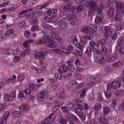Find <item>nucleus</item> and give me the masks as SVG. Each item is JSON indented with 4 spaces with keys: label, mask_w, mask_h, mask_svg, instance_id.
I'll use <instances>...</instances> for the list:
<instances>
[{
    "label": "nucleus",
    "mask_w": 124,
    "mask_h": 124,
    "mask_svg": "<svg viewBox=\"0 0 124 124\" xmlns=\"http://www.w3.org/2000/svg\"><path fill=\"white\" fill-rule=\"evenodd\" d=\"M76 112L80 117V118L82 120V121H85L86 120V113H80L79 110H88L89 109V106L87 104H84L83 105L80 104H76Z\"/></svg>",
    "instance_id": "nucleus-1"
},
{
    "label": "nucleus",
    "mask_w": 124,
    "mask_h": 124,
    "mask_svg": "<svg viewBox=\"0 0 124 124\" xmlns=\"http://www.w3.org/2000/svg\"><path fill=\"white\" fill-rule=\"evenodd\" d=\"M87 5H89L90 9L92 10H95V11H100L103 10L104 8V5L103 4H100L97 5L96 2L94 1H92L91 0H87L86 1Z\"/></svg>",
    "instance_id": "nucleus-2"
},
{
    "label": "nucleus",
    "mask_w": 124,
    "mask_h": 124,
    "mask_svg": "<svg viewBox=\"0 0 124 124\" xmlns=\"http://www.w3.org/2000/svg\"><path fill=\"white\" fill-rule=\"evenodd\" d=\"M33 43V40H28L27 41H26V42L23 44L24 47H25V48H27L25 50H24L23 51L21 52L20 53V56L22 58H24L26 55H29L31 53V49L29 48V47H30V44L29 43Z\"/></svg>",
    "instance_id": "nucleus-3"
},
{
    "label": "nucleus",
    "mask_w": 124,
    "mask_h": 124,
    "mask_svg": "<svg viewBox=\"0 0 124 124\" xmlns=\"http://www.w3.org/2000/svg\"><path fill=\"white\" fill-rule=\"evenodd\" d=\"M65 19L69 21L71 26H77V25H78V19L76 15L67 16L65 17Z\"/></svg>",
    "instance_id": "nucleus-4"
},
{
    "label": "nucleus",
    "mask_w": 124,
    "mask_h": 124,
    "mask_svg": "<svg viewBox=\"0 0 124 124\" xmlns=\"http://www.w3.org/2000/svg\"><path fill=\"white\" fill-rule=\"evenodd\" d=\"M47 38L46 41L45 42V46L50 47V48H57L58 47V43L54 40L48 39V36L45 37Z\"/></svg>",
    "instance_id": "nucleus-5"
},
{
    "label": "nucleus",
    "mask_w": 124,
    "mask_h": 124,
    "mask_svg": "<svg viewBox=\"0 0 124 124\" xmlns=\"http://www.w3.org/2000/svg\"><path fill=\"white\" fill-rule=\"evenodd\" d=\"M119 0H114V2L116 3V5L117 6L116 9L117 10V12L124 15V4Z\"/></svg>",
    "instance_id": "nucleus-6"
},
{
    "label": "nucleus",
    "mask_w": 124,
    "mask_h": 124,
    "mask_svg": "<svg viewBox=\"0 0 124 124\" xmlns=\"http://www.w3.org/2000/svg\"><path fill=\"white\" fill-rule=\"evenodd\" d=\"M103 32L105 33L104 36L106 38H108L113 35V32L111 31V28L108 26H104L102 28Z\"/></svg>",
    "instance_id": "nucleus-7"
},
{
    "label": "nucleus",
    "mask_w": 124,
    "mask_h": 124,
    "mask_svg": "<svg viewBox=\"0 0 124 124\" xmlns=\"http://www.w3.org/2000/svg\"><path fill=\"white\" fill-rule=\"evenodd\" d=\"M9 116H10V113H9V111H6L5 113L4 114L3 117L0 120V124H6V121Z\"/></svg>",
    "instance_id": "nucleus-8"
},
{
    "label": "nucleus",
    "mask_w": 124,
    "mask_h": 124,
    "mask_svg": "<svg viewBox=\"0 0 124 124\" xmlns=\"http://www.w3.org/2000/svg\"><path fill=\"white\" fill-rule=\"evenodd\" d=\"M34 58L37 60L43 61V60H45V55L43 52H36L34 54Z\"/></svg>",
    "instance_id": "nucleus-9"
},
{
    "label": "nucleus",
    "mask_w": 124,
    "mask_h": 124,
    "mask_svg": "<svg viewBox=\"0 0 124 124\" xmlns=\"http://www.w3.org/2000/svg\"><path fill=\"white\" fill-rule=\"evenodd\" d=\"M73 49V46L69 45L67 46V48L63 49V52L64 54H66V55H69L72 53Z\"/></svg>",
    "instance_id": "nucleus-10"
},
{
    "label": "nucleus",
    "mask_w": 124,
    "mask_h": 124,
    "mask_svg": "<svg viewBox=\"0 0 124 124\" xmlns=\"http://www.w3.org/2000/svg\"><path fill=\"white\" fill-rule=\"evenodd\" d=\"M121 85L120 81H115L111 84V87L113 90H117V89H119L121 87Z\"/></svg>",
    "instance_id": "nucleus-11"
},
{
    "label": "nucleus",
    "mask_w": 124,
    "mask_h": 124,
    "mask_svg": "<svg viewBox=\"0 0 124 124\" xmlns=\"http://www.w3.org/2000/svg\"><path fill=\"white\" fill-rule=\"evenodd\" d=\"M19 109L22 113H26L30 110V106L29 105H25L22 106H21L19 108Z\"/></svg>",
    "instance_id": "nucleus-12"
},
{
    "label": "nucleus",
    "mask_w": 124,
    "mask_h": 124,
    "mask_svg": "<svg viewBox=\"0 0 124 124\" xmlns=\"http://www.w3.org/2000/svg\"><path fill=\"white\" fill-rule=\"evenodd\" d=\"M58 25L61 30H64V29L67 28V23L64 21H59L58 23Z\"/></svg>",
    "instance_id": "nucleus-13"
},
{
    "label": "nucleus",
    "mask_w": 124,
    "mask_h": 124,
    "mask_svg": "<svg viewBox=\"0 0 124 124\" xmlns=\"http://www.w3.org/2000/svg\"><path fill=\"white\" fill-rule=\"evenodd\" d=\"M29 10L25 15V17L27 19H30V18H32L33 16H34V13H33V11H32V9Z\"/></svg>",
    "instance_id": "nucleus-14"
},
{
    "label": "nucleus",
    "mask_w": 124,
    "mask_h": 124,
    "mask_svg": "<svg viewBox=\"0 0 124 124\" xmlns=\"http://www.w3.org/2000/svg\"><path fill=\"white\" fill-rule=\"evenodd\" d=\"M59 18L57 15L52 16L51 18H46V21H48L49 23H56V22H58V19Z\"/></svg>",
    "instance_id": "nucleus-15"
},
{
    "label": "nucleus",
    "mask_w": 124,
    "mask_h": 124,
    "mask_svg": "<svg viewBox=\"0 0 124 124\" xmlns=\"http://www.w3.org/2000/svg\"><path fill=\"white\" fill-rule=\"evenodd\" d=\"M68 70V67H67V66L66 65H62L59 68L58 72L59 73H64V72H67Z\"/></svg>",
    "instance_id": "nucleus-16"
},
{
    "label": "nucleus",
    "mask_w": 124,
    "mask_h": 124,
    "mask_svg": "<svg viewBox=\"0 0 124 124\" xmlns=\"http://www.w3.org/2000/svg\"><path fill=\"white\" fill-rule=\"evenodd\" d=\"M115 12V8L113 7H110L108 11V15L109 18H112L114 16Z\"/></svg>",
    "instance_id": "nucleus-17"
},
{
    "label": "nucleus",
    "mask_w": 124,
    "mask_h": 124,
    "mask_svg": "<svg viewBox=\"0 0 124 124\" xmlns=\"http://www.w3.org/2000/svg\"><path fill=\"white\" fill-rule=\"evenodd\" d=\"M89 44L91 46L90 48H91V50H93L94 51H95V46H96L97 48L99 47V45L98 44H96V43L93 41H90Z\"/></svg>",
    "instance_id": "nucleus-18"
},
{
    "label": "nucleus",
    "mask_w": 124,
    "mask_h": 124,
    "mask_svg": "<svg viewBox=\"0 0 124 124\" xmlns=\"http://www.w3.org/2000/svg\"><path fill=\"white\" fill-rule=\"evenodd\" d=\"M124 44V37H122L117 41V46L116 47V49H119L120 47L123 46Z\"/></svg>",
    "instance_id": "nucleus-19"
},
{
    "label": "nucleus",
    "mask_w": 124,
    "mask_h": 124,
    "mask_svg": "<svg viewBox=\"0 0 124 124\" xmlns=\"http://www.w3.org/2000/svg\"><path fill=\"white\" fill-rule=\"evenodd\" d=\"M51 37L53 39L57 40L58 41H61L62 40V38L60 36V35L55 32H52Z\"/></svg>",
    "instance_id": "nucleus-20"
},
{
    "label": "nucleus",
    "mask_w": 124,
    "mask_h": 124,
    "mask_svg": "<svg viewBox=\"0 0 124 124\" xmlns=\"http://www.w3.org/2000/svg\"><path fill=\"white\" fill-rule=\"evenodd\" d=\"M4 99L6 101H12L13 100V97L11 94H4Z\"/></svg>",
    "instance_id": "nucleus-21"
},
{
    "label": "nucleus",
    "mask_w": 124,
    "mask_h": 124,
    "mask_svg": "<svg viewBox=\"0 0 124 124\" xmlns=\"http://www.w3.org/2000/svg\"><path fill=\"white\" fill-rule=\"evenodd\" d=\"M46 36H44L43 39L40 40L39 41L35 40V44H37L38 45H40L41 44H45V42L47 41V38L45 37Z\"/></svg>",
    "instance_id": "nucleus-22"
},
{
    "label": "nucleus",
    "mask_w": 124,
    "mask_h": 124,
    "mask_svg": "<svg viewBox=\"0 0 124 124\" xmlns=\"http://www.w3.org/2000/svg\"><path fill=\"white\" fill-rule=\"evenodd\" d=\"M71 62H70V61H69L67 62V64H68L69 71H71V72H74V71H75V67Z\"/></svg>",
    "instance_id": "nucleus-23"
},
{
    "label": "nucleus",
    "mask_w": 124,
    "mask_h": 124,
    "mask_svg": "<svg viewBox=\"0 0 124 124\" xmlns=\"http://www.w3.org/2000/svg\"><path fill=\"white\" fill-rule=\"evenodd\" d=\"M42 27L44 28V29H46V30H53V26L47 24V23L45 22H43Z\"/></svg>",
    "instance_id": "nucleus-24"
},
{
    "label": "nucleus",
    "mask_w": 124,
    "mask_h": 124,
    "mask_svg": "<svg viewBox=\"0 0 124 124\" xmlns=\"http://www.w3.org/2000/svg\"><path fill=\"white\" fill-rule=\"evenodd\" d=\"M93 52H94V50H92V48L91 47H88L87 48L86 51H85V54L88 56V57H92V55L93 54Z\"/></svg>",
    "instance_id": "nucleus-25"
},
{
    "label": "nucleus",
    "mask_w": 124,
    "mask_h": 124,
    "mask_svg": "<svg viewBox=\"0 0 124 124\" xmlns=\"http://www.w3.org/2000/svg\"><path fill=\"white\" fill-rule=\"evenodd\" d=\"M95 82H96V79L94 77H92L90 78V83H88V86L89 87H93L94 84H95Z\"/></svg>",
    "instance_id": "nucleus-26"
},
{
    "label": "nucleus",
    "mask_w": 124,
    "mask_h": 124,
    "mask_svg": "<svg viewBox=\"0 0 124 124\" xmlns=\"http://www.w3.org/2000/svg\"><path fill=\"white\" fill-rule=\"evenodd\" d=\"M44 97H45V94L44 93H38L37 94V99L39 102H41L44 100Z\"/></svg>",
    "instance_id": "nucleus-27"
},
{
    "label": "nucleus",
    "mask_w": 124,
    "mask_h": 124,
    "mask_svg": "<svg viewBox=\"0 0 124 124\" xmlns=\"http://www.w3.org/2000/svg\"><path fill=\"white\" fill-rule=\"evenodd\" d=\"M118 12L116 13V15L114 16V19L116 21H122L123 20V16Z\"/></svg>",
    "instance_id": "nucleus-28"
},
{
    "label": "nucleus",
    "mask_w": 124,
    "mask_h": 124,
    "mask_svg": "<svg viewBox=\"0 0 124 124\" xmlns=\"http://www.w3.org/2000/svg\"><path fill=\"white\" fill-rule=\"evenodd\" d=\"M124 22H120L117 26L116 27V28H117V30L116 31H121L122 30V29H123V28H124Z\"/></svg>",
    "instance_id": "nucleus-29"
},
{
    "label": "nucleus",
    "mask_w": 124,
    "mask_h": 124,
    "mask_svg": "<svg viewBox=\"0 0 124 124\" xmlns=\"http://www.w3.org/2000/svg\"><path fill=\"white\" fill-rule=\"evenodd\" d=\"M70 118H71V119L73 121H74L75 122H76L77 123H80V121L79 120V119H78V118H77V116H76L75 115L71 114Z\"/></svg>",
    "instance_id": "nucleus-30"
},
{
    "label": "nucleus",
    "mask_w": 124,
    "mask_h": 124,
    "mask_svg": "<svg viewBox=\"0 0 124 124\" xmlns=\"http://www.w3.org/2000/svg\"><path fill=\"white\" fill-rule=\"evenodd\" d=\"M93 57L94 58L96 59L97 60V59H99V57L101 56V53L99 51H96V52H93Z\"/></svg>",
    "instance_id": "nucleus-31"
},
{
    "label": "nucleus",
    "mask_w": 124,
    "mask_h": 124,
    "mask_svg": "<svg viewBox=\"0 0 124 124\" xmlns=\"http://www.w3.org/2000/svg\"><path fill=\"white\" fill-rule=\"evenodd\" d=\"M98 12L97 14V17L100 18V19L102 20L103 19V14H102V10L100 11H96Z\"/></svg>",
    "instance_id": "nucleus-32"
},
{
    "label": "nucleus",
    "mask_w": 124,
    "mask_h": 124,
    "mask_svg": "<svg viewBox=\"0 0 124 124\" xmlns=\"http://www.w3.org/2000/svg\"><path fill=\"white\" fill-rule=\"evenodd\" d=\"M84 43L82 42H80L79 44L77 45V46L78 48H79V49L83 52V49H84Z\"/></svg>",
    "instance_id": "nucleus-33"
},
{
    "label": "nucleus",
    "mask_w": 124,
    "mask_h": 124,
    "mask_svg": "<svg viewBox=\"0 0 124 124\" xmlns=\"http://www.w3.org/2000/svg\"><path fill=\"white\" fill-rule=\"evenodd\" d=\"M81 31L83 32V33H89V32H90V29L89 27L84 26L81 30Z\"/></svg>",
    "instance_id": "nucleus-34"
},
{
    "label": "nucleus",
    "mask_w": 124,
    "mask_h": 124,
    "mask_svg": "<svg viewBox=\"0 0 124 124\" xmlns=\"http://www.w3.org/2000/svg\"><path fill=\"white\" fill-rule=\"evenodd\" d=\"M67 122V120L66 119H65V118H64L63 116L61 117L59 123H60L61 124H66Z\"/></svg>",
    "instance_id": "nucleus-35"
},
{
    "label": "nucleus",
    "mask_w": 124,
    "mask_h": 124,
    "mask_svg": "<svg viewBox=\"0 0 124 124\" xmlns=\"http://www.w3.org/2000/svg\"><path fill=\"white\" fill-rule=\"evenodd\" d=\"M107 57V55L102 56L99 59L100 63H104V62H106Z\"/></svg>",
    "instance_id": "nucleus-36"
},
{
    "label": "nucleus",
    "mask_w": 124,
    "mask_h": 124,
    "mask_svg": "<svg viewBox=\"0 0 124 124\" xmlns=\"http://www.w3.org/2000/svg\"><path fill=\"white\" fill-rule=\"evenodd\" d=\"M123 65V63L121 62H115L112 65V66L113 67H120V66H122Z\"/></svg>",
    "instance_id": "nucleus-37"
},
{
    "label": "nucleus",
    "mask_w": 124,
    "mask_h": 124,
    "mask_svg": "<svg viewBox=\"0 0 124 124\" xmlns=\"http://www.w3.org/2000/svg\"><path fill=\"white\" fill-rule=\"evenodd\" d=\"M82 38H83V39H85V40H91V39H93L92 36L90 34H87L84 35L82 37Z\"/></svg>",
    "instance_id": "nucleus-38"
},
{
    "label": "nucleus",
    "mask_w": 124,
    "mask_h": 124,
    "mask_svg": "<svg viewBox=\"0 0 124 124\" xmlns=\"http://www.w3.org/2000/svg\"><path fill=\"white\" fill-rule=\"evenodd\" d=\"M48 118L53 121V122H55V120H56V118H57V113H53V114H50V115L48 117Z\"/></svg>",
    "instance_id": "nucleus-39"
},
{
    "label": "nucleus",
    "mask_w": 124,
    "mask_h": 124,
    "mask_svg": "<svg viewBox=\"0 0 124 124\" xmlns=\"http://www.w3.org/2000/svg\"><path fill=\"white\" fill-rule=\"evenodd\" d=\"M18 76V80L19 82H22V81H23L25 79V76L24 74H20Z\"/></svg>",
    "instance_id": "nucleus-40"
},
{
    "label": "nucleus",
    "mask_w": 124,
    "mask_h": 124,
    "mask_svg": "<svg viewBox=\"0 0 124 124\" xmlns=\"http://www.w3.org/2000/svg\"><path fill=\"white\" fill-rule=\"evenodd\" d=\"M14 32V30L10 29L8 30L6 33L4 34L5 36H8V35H10V34H12Z\"/></svg>",
    "instance_id": "nucleus-41"
},
{
    "label": "nucleus",
    "mask_w": 124,
    "mask_h": 124,
    "mask_svg": "<svg viewBox=\"0 0 124 124\" xmlns=\"http://www.w3.org/2000/svg\"><path fill=\"white\" fill-rule=\"evenodd\" d=\"M45 124H50L54 123V120L50 119L49 117L46 118L44 122Z\"/></svg>",
    "instance_id": "nucleus-42"
},
{
    "label": "nucleus",
    "mask_w": 124,
    "mask_h": 124,
    "mask_svg": "<svg viewBox=\"0 0 124 124\" xmlns=\"http://www.w3.org/2000/svg\"><path fill=\"white\" fill-rule=\"evenodd\" d=\"M106 39L105 38L101 39L99 40V43L101 45H102V46H104L106 44Z\"/></svg>",
    "instance_id": "nucleus-43"
},
{
    "label": "nucleus",
    "mask_w": 124,
    "mask_h": 124,
    "mask_svg": "<svg viewBox=\"0 0 124 124\" xmlns=\"http://www.w3.org/2000/svg\"><path fill=\"white\" fill-rule=\"evenodd\" d=\"M102 52L104 53V54H107L108 53V48L105 46H102Z\"/></svg>",
    "instance_id": "nucleus-44"
},
{
    "label": "nucleus",
    "mask_w": 124,
    "mask_h": 124,
    "mask_svg": "<svg viewBox=\"0 0 124 124\" xmlns=\"http://www.w3.org/2000/svg\"><path fill=\"white\" fill-rule=\"evenodd\" d=\"M53 52L54 53H56V54H58L59 55H62V51L58 49H52Z\"/></svg>",
    "instance_id": "nucleus-45"
},
{
    "label": "nucleus",
    "mask_w": 124,
    "mask_h": 124,
    "mask_svg": "<svg viewBox=\"0 0 124 124\" xmlns=\"http://www.w3.org/2000/svg\"><path fill=\"white\" fill-rule=\"evenodd\" d=\"M117 50H119V54H124V46H121L119 47V48H116Z\"/></svg>",
    "instance_id": "nucleus-46"
},
{
    "label": "nucleus",
    "mask_w": 124,
    "mask_h": 124,
    "mask_svg": "<svg viewBox=\"0 0 124 124\" xmlns=\"http://www.w3.org/2000/svg\"><path fill=\"white\" fill-rule=\"evenodd\" d=\"M109 111H110V108L108 107H105L104 108V114L107 115L109 113Z\"/></svg>",
    "instance_id": "nucleus-47"
},
{
    "label": "nucleus",
    "mask_w": 124,
    "mask_h": 124,
    "mask_svg": "<svg viewBox=\"0 0 124 124\" xmlns=\"http://www.w3.org/2000/svg\"><path fill=\"white\" fill-rule=\"evenodd\" d=\"M67 8H69V9H70V8H69V5H66L64 7H62L60 11L62 12V13L65 12L66 11Z\"/></svg>",
    "instance_id": "nucleus-48"
},
{
    "label": "nucleus",
    "mask_w": 124,
    "mask_h": 124,
    "mask_svg": "<svg viewBox=\"0 0 124 124\" xmlns=\"http://www.w3.org/2000/svg\"><path fill=\"white\" fill-rule=\"evenodd\" d=\"M66 96L67 95L65 93H60L58 95V98L60 99H63V98H65Z\"/></svg>",
    "instance_id": "nucleus-49"
},
{
    "label": "nucleus",
    "mask_w": 124,
    "mask_h": 124,
    "mask_svg": "<svg viewBox=\"0 0 124 124\" xmlns=\"http://www.w3.org/2000/svg\"><path fill=\"white\" fill-rule=\"evenodd\" d=\"M83 78H84V76H82V75L78 73L76 74V78L78 80H81Z\"/></svg>",
    "instance_id": "nucleus-50"
},
{
    "label": "nucleus",
    "mask_w": 124,
    "mask_h": 124,
    "mask_svg": "<svg viewBox=\"0 0 124 124\" xmlns=\"http://www.w3.org/2000/svg\"><path fill=\"white\" fill-rule=\"evenodd\" d=\"M99 109H101V104L100 103H97L95 105L94 110L95 111H97L99 110Z\"/></svg>",
    "instance_id": "nucleus-51"
},
{
    "label": "nucleus",
    "mask_w": 124,
    "mask_h": 124,
    "mask_svg": "<svg viewBox=\"0 0 124 124\" xmlns=\"http://www.w3.org/2000/svg\"><path fill=\"white\" fill-rule=\"evenodd\" d=\"M74 103L72 102H69L67 104L66 106L68 108H74Z\"/></svg>",
    "instance_id": "nucleus-52"
},
{
    "label": "nucleus",
    "mask_w": 124,
    "mask_h": 124,
    "mask_svg": "<svg viewBox=\"0 0 124 124\" xmlns=\"http://www.w3.org/2000/svg\"><path fill=\"white\" fill-rule=\"evenodd\" d=\"M89 34H90L91 37H93V36H96V35H97V33L95 30H93L89 32Z\"/></svg>",
    "instance_id": "nucleus-53"
},
{
    "label": "nucleus",
    "mask_w": 124,
    "mask_h": 124,
    "mask_svg": "<svg viewBox=\"0 0 124 124\" xmlns=\"http://www.w3.org/2000/svg\"><path fill=\"white\" fill-rule=\"evenodd\" d=\"M55 78L56 79L62 80V75L59 73H56L55 74Z\"/></svg>",
    "instance_id": "nucleus-54"
},
{
    "label": "nucleus",
    "mask_w": 124,
    "mask_h": 124,
    "mask_svg": "<svg viewBox=\"0 0 124 124\" xmlns=\"http://www.w3.org/2000/svg\"><path fill=\"white\" fill-rule=\"evenodd\" d=\"M107 61L108 62H115V60H114V58H113L112 56H107Z\"/></svg>",
    "instance_id": "nucleus-55"
},
{
    "label": "nucleus",
    "mask_w": 124,
    "mask_h": 124,
    "mask_svg": "<svg viewBox=\"0 0 124 124\" xmlns=\"http://www.w3.org/2000/svg\"><path fill=\"white\" fill-rule=\"evenodd\" d=\"M29 88L32 90L33 91H35L36 89H37V87H36V85L34 84H30L29 85Z\"/></svg>",
    "instance_id": "nucleus-56"
},
{
    "label": "nucleus",
    "mask_w": 124,
    "mask_h": 124,
    "mask_svg": "<svg viewBox=\"0 0 124 124\" xmlns=\"http://www.w3.org/2000/svg\"><path fill=\"white\" fill-rule=\"evenodd\" d=\"M12 114L14 117H19L20 116V112L18 111H14Z\"/></svg>",
    "instance_id": "nucleus-57"
},
{
    "label": "nucleus",
    "mask_w": 124,
    "mask_h": 124,
    "mask_svg": "<svg viewBox=\"0 0 124 124\" xmlns=\"http://www.w3.org/2000/svg\"><path fill=\"white\" fill-rule=\"evenodd\" d=\"M24 35L27 37H31V32L30 31H25L24 32Z\"/></svg>",
    "instance_id": "nucleus-58"
},
{
    "label": "nucleus",
    "mask_w": 124,
    "mask_h": 124,
    "mask_svg": "<svg viewBox=\"0 0 124 124\" xmlns=\"http://www.w3.org/2000/svg\"><path fill=\"white\" fill-rule=\"evenodd\" d=\"M116 105H117V100L116 99H113L112 100L111 106L113 107V108H114Z\"/></svg>",
    "instance_id": "nucleus-59"
},
{
    "label": "nucleus",
    "mask_w": 124,
    "mask_h": 124,
    "mask_svg": "<svg viewBox=\"0 0 124 124\" xmlns=\"http://www.w3.org/2000/svg\"><path fill=\"white\" fill-rule=\"evenodd\" d=\"M59 10L57 9H53L52 10H49V12H51V14H57Z\"/></svg>",
    "instance_id": "nucleus-60"
},
{
    "label": "nucleus",
    "mask_w": 124,
    "mask_h": 124,
    "mask_svg": "<svg viewBox=\"0 0 124 124\" xmlns=\"http://www.w3.org/2000/svg\"><path fill=\"white\" fill-rule=\"evenodd\" d=\"M84 10V8L83 7V5H80L77 8L78 12H80L81 11H83Z\"/></svg>",
    "instance_id": "nucleus-61"
},
{
    "label": "nucleus",
    "mask_w": 124,
    "mask_h": 124,
    "mask_svg": "<svg viewBox=\"0 0 124 124\" xmlns=\"http://www.w3.org/2000/svg\"><path fill=\"white\" fill-rule=\"evenodd\" d=\"M31 30L33 31H38L39 30V28H38V26L37 25H34L32 27Z\"/></svg>",
    "instance_id": "nucleus-62"
},
{
    "label": "nucleus",
    "mask_w": 124,
    "mask_h": 124,
    "mask_svg": "<svg viewBox=\"0 0 124 124\" xmlns=\"http://www.w3.org/2000/svg\"><path fill=\"white\" fill-rule=\"evenodd\" d=\"M87 124H97V121L94 119L91 120Z\"/></svg>",
    "instance_id": "nucleus-63"
},
{
    "label": "nucleus",
    "mask_w": 124,
    "mask_h": 124,
    "mask_svg": "<svg viewBox=\"0 0 124 124\" xmlns=\"http://www.w3.org/2000/svg\"><path fill=\"white\" fill-rule=\"evenodd\" d=\"M25 93H31V90L30 88L26 89L24 91H23Z\"/></svg>",
    "instance_id": "nucleus-64"
}]
</instances>
